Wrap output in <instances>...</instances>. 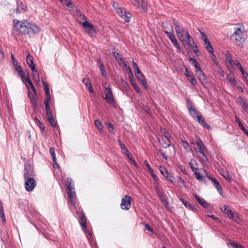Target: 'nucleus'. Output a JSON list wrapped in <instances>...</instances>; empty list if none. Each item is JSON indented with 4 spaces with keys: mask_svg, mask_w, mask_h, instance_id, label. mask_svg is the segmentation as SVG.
Masks as SVG:
<instances>
[{
    "mask_svg": "<svg viewBox=\"0 0 248 248\" xmlns=\"http://www.w3.org/2000/svg\"><path fill=\"white\" fill-rule=\"evenodd\" d=\"M13 28L15 30L22 34H35L39 32L40 31V28L34 24L16 19L13 20Z\"/></svg>",
    "mask_w": 248,
    "mask_h": 248,
    "instance_id": "1",
    "label": "nucleus"
},
{
    "mask_svg": "<svg viewBox=\"0 0 248 248\" xmlns=\"http://www.w3.org/2000/svg\"><path fill=\"white\" fill-rule=\"evenodd\" d=\"M234 30L233 33L231 36V39L235 45L242 48L247 38L245 26L242 24H237Z\"/></svg>",
    "mask_w": 248,
    "mask_h": 248,
    "instance_id": "2",
    "label": "nucleus"
},
{
    "mask_svg": "<svg viewBox=\"0 0 248 248\" xmlns=\"http://www.w3.org/2000/svg\"><path fill=\"white\" fill-rule=\"evenodd\" d=\"M66 192L71 203L74 205L76 198V192L74 182L72 179L69 178H67L66 180Z\"/></svg>",
    "mask_w": 248,
    "mask_h": 248,
    "instance_id": "3",
    "label": "nucleus"
},
{
    "mask_svg": "<svg viewBox=\"0 0 248 248\" xmlns=\"http://www.w3.org/2000/svg\"><path fill=\"white\" fill-rule=\"evenodd\" d=\"M79 223L82 227V231L86 233V236L88 239L89 240V242H91L92 241H94V238L92 232L91 231L88 232L86 229V216L83 214H82L79 216Z\"/></svg>",
    "mask_w": 248,
    "mask_h": 248,
    "instance_id": "4",
    "label": "nucleus"
},
{
    "mask_svg": "<svg viewBox=\"0 0 248 248\" xmlns=\"http://www.w3.org/2000/svg\"><path fill=\"white\" fill-rule=\"evenodd\" d=\"M197 145L198 146L197 152H199L202 155V160L203 161H208V158L206 156L205 153L203 152V150H205L207 149L206 146L203 144L202 140L198 138L197 140Z\"/></svg>",
    "mask_w": 248,
    "mask_h": 248,
    "instance_id": "5",
    "label": "nucleus"
},
{
    "mask_svg": "<svg viewBox=\"0 0 248 248\" xmlns=\"http://www.w3.org/2000/svg\"><path fill=\"white\" fill-rule=\"evenodd\" d=\"M106 85L107 83L106 82L104 85L105 90L103 97L106 99L107 102L109 104H112L114 101L112 92L109 86H106Z\"/></svg>",
    "mask_w": 248,
    "mask_h": 248,
    "instance_id": "6",
    "label": "nucleus"
},
{
    "mask_svg": "<svg viewBox=\"0 0 248 248\" xmlns=\"http://www.w3.org/2000/svg\"><path fill=\"white\" fill-rule=\"evenodd\" d=\"M132 198L128 195H125L122 200L121 203V208L125 210H128L131 207Z\"/></svg>",
    "mask_w": 248,
    "mask_h": 248,
    "instance_id": "7",
    "label": "nucleus"
},
{
    "mask_svg": "<svg viewBox=\"0 0 248 248\" xmlns=\"http://www.w3.org/2000/svg\"><path fill=\"white\" fill-rule=\"evenodd\" d=\"M25 187L27 191H32L36 186V181L33 178L25 179Z\"/></svg>",
    "mask_w": 248,
    "mask_h": 248,
    "instance_id": "8",
    "label": "nucleus"
},
{
    "mask_svg": "<svg viewBox=\"0 0 248 248\" xmlns=\"http://www.w3.org/2000/svg\"><path fill=\"white\" fill-rule=\"evenodd\" d=\"M117 13L125 22L130 21L131 15L130 13L126 12L125 9L119 8L117 9Z\"/></svg>",
    "mask_w": 248,
    "mask_h": 248,
    "instance_id": "9",
    "label": "nucleus"
},
{
    "mask_svg": "<svg viewBox=\"0 0 248 248\" xmlns=\"http://www.w3.org/2000/svg\"><path fill=\"white\" fill-rule=\"evenodd\" d=\"M159 171L161 174L167 179V180L170 181L171 183L173 184L174 177L168 172L164 167L160 166L159 167Z\"/></svg>",
    "mask_w": 248,
    "mask_h": 248,
    "instance_id": "10",
    "label": "nucleus"
},
{
    "mask_svg": "<svg viewBox=\"0 0 248 248\" xmlns=\"http://www.w3.org/2000/svg\"><path fill=\"white\" fill-rule=\"evenodd\" d=\"M82 25L87 29V32L91 36H93L95 33V30L93 25L87 21H84L81 23Z\"/></svg>",
    "mask_w": 248,
    "mask_h": 248,
    "instance_id": "11",
    "label": "nucleus"
},
{
    "mask_svg": "<svg viewBox=\"0 0 248 248\" xmlns=\"http://www.w3.org/2000/svg\"><path fill=\"white\" fill-rule=\"evenodd\" d=\"M133 4L143 12L147 10V5L144 0H132Z\"/></svg>",
    "mask_w": 248,
    "mask_h": 248,
    "instance_id": "12",
    "label": "nucleus"
},
{
    "mask_svg": "<svg viewBox=\"0 0 248 248\" xmlns=\"http://www.w3.org/2000/svg\"><path fill=\"white\" fill-rule=\"evenodd\" d=\"M158 141L162 147L164 148H167L170 146V141L169 140V136L167 135H162L158 138Z\"/></svg>",
    "mask_w": 248,
    "mask_h": 248,
    "instance_id": "13",
    "label": "nucleus"
},
{
    "mask_svg": "<svg viewBox=\"0 0 248 248\" xmlns=\"http://www.w3.org/2000/svg\"><path fill=\"white\" fill-rule=\"evenodd\" d=\"M43 85H44V89L46 93V99L45 100L44 103L45 105V108H48V107L49 106V102L50 100V94L49 89L48 85L44 81H43Z\"/></svg>",
    "mask_w": 248,
    "mask_h": 248,
    "instance_id": "14",
    "label": "nucleus"
},
{
    "mask_svg": "<svg viewBox=\"0 0 248 248\" xmlns=\"http://www.w3.org/2000/svg\"><path fill=\"white\" fill-rule=\"evenodd\" d=\"M186 40L187 41V42H186L185 37L184 35L183 38L181 40H180V41L182 43L184 47L186 49H188L190 48L191 46L196 44L193 38L191 36Z\"/></svg>",
    "mask_w": 248,
    "mask_h": 248,
    "instance_id": "15",
    "label": "nucleus"
},
{
    "mask_svg": "<svg viewBox=\"0 0 248 248\" xmlns=\"http://www.w3.org/2000/svg\"><path fill=\"white\" fill-rule=\"evenodd\" d=\"M45 110L46 111V115L47 117L48 121L49 123L50 124L51 126L53 127H57V124L55 123L52 115V113L50 110V107H48V108H45Z\"/></svg>",
    "mask_w": 248,
    "mask_h": 248,
    "instance_id": "16",
    "label": "nucleus"
},
{
    "mask_svg": "<svg viewBox=\"0 0 248 248\" xmlns=\"http://www.w3.org/2000/svg\"><path fill=\"white\" fill-rule=\"evenodd\" d=\"M34 176L33 169L30 166H26L24 169V178L28 179L30 178H33Z\"/></svg>",
    "mask_w": 248,
    "mask_h": 248,
    "instance_id": "17",
    "label": "nucleus"
},
{
    "mask_svg": "<svg viewBox=\"0 0 248 248\" xmlns=\"http://www.w3.org/2000/svg\"><path fill=\"white\" fill-rule=\"evenodd\" d=\"M26 62L29 67L31 68L32 72L36 71L35 65L33 62V57L30 54L26 56Z\"/></svg>",
    "mask_w": 248,
    "mask_h": 248,
    "instance_id": "18",
    "label": "nucleus"
},
{
    "mask_svg": "<svg viewBox=\"0 0 248 248\" xmlns=\"http://www.w3.org/2000/svg\"><path fill=\"white\" fill-rule=\"evenodd\" d=\"M195 198L197 201L198 203L205 209H208L210 206L209 203H208L204 199L200 198L196 194L194 195Z\"/></svg>",
    "mask_w": 248,
    "mask_h": 248,
    "instance_id": "19",
    "label": "nucleus"
},
{
    "mask_svg": "<svg viewBox=\"0 0 248 248\" xmlns=\"http://www.w3.org/2000/svg\"><path fill=\"white\" fill-rule=\"evenodd\" d=\"M162 27L163 30V31L166 33L167 32H173V30L172 28V26L168 22H163Z\"/></svg>",
    "mask_w": 248,
    "mask_h": 248,
    "instance_id": "20",
    "label": "nucleus"
},
{
    "mask_svg": "<svg viewBox=\"0 0 248 248\" xmlns=\"http://www.w3.org/2000/svg\"><path fill=\"white\" fill-rule=\"evenodd\" d=\"M173 23L175 26V30L177 36L179 40H181L183 37V33L181 32V28L178 25V21H174Z\"/></svg>",
    "mask_w": 248,
    "mask_h": 248,
    "instance_id": "21",
    "label": "nucleus"
},
{
    "mask_svg": "<svg viewBox=\"0 0 248 248\" xmlns=\"http://www.w3.org/2000/svg\"><path fill=\"white\" fill-rule=\"evenodd\" d=\"M28 96L30 98L31 103L32 104L33 108H36L38 103L34 95L31 93L30 91H28Z\"/></svg>",
    "mask_w": 248,
    "mask_h": 248,
    "instance_id": "22",
    "label": "nucleus"
},
{
    "mask_svg": "<svg viewBox=\"0 0 248 248\" xmlns=\"http://www.w3.org/2000/svg\"><path fill=\"white\" fill-rule=\"evenodd\" d=\"M24 83H25L26 87L28 88H29L30 87H31V88L32 91L35 94H36V89L28 76H27L26 77V79H25Z\"/></svg>",
    "mask_w": 248,
    "mask_h": 248,
    "instance_id": "23",
    "label": "nucleus"
},
{
    "mask_svg": "<svg viewBox=\"0 0 248 248\" xmlns=\"http://www.w3.org/2000/svg\"><path fill=\"white\" fill-rule=\"evenodd\" d=\"M196 121L203 127H206L207 129H210L211 128L210 126L208 124L205 120L202 117L201 115L197 117V118L196 119Z\"/></svg>",
    "mask_w": 248,
    "mask_h": 248,
    "instance_id": "24",
    "label": "nucleus"
},
{
    "mask_svg": "<svg viewBox=\"0 0 248 248\" xmlns=\"http://www.w3.org/2000/svg\"><path fill=\"white\" fill-rule=\"evenodd\" d=\"M211 181L213 182L215 186L217 188L218 193L220 195H222L223 191L222 187H221V186L220 185L219 182L215 178H212L211 179Z\"/></svg>",
    "mask_w": 248,
    "mask_h": 248,
    "instance_id": "25",
    "label": "nucleus"
},
{
    "mask_svg": "<svg viewBox=\"0 0 248 248\" xmlns=\"http://www.w3.org/2000/svg\"><path fill=\"white\" fill-rule=\"evenodd\" d=\"M218 170L219 173L226 180L229 182L232 181V178L229 176L228 171L225 169H220Z\"/></svg>",
    "mask_w": 248,
    "mask_h": 248,
    "instance_id": "26",
    "label": "nucleus"
},
{
    "mask_svg": "<svg viewBox=\"0 0 248 248\" xmlns=\"http://www.w3.org/2000/svg\"><path fill=\"white\" fill-rule=\"evenodd\" d=\"M49 152H50V155L52 156L53 161L54 163V164H55L54 167L56 168H59V165L56 161V157L54 149L53 147L50 148L49 149Z\"/></svg>",
    "mask_w": 248,
    "mask_h": 248,
    "instance_id": "27",
    "label": "nucleus"
},
{
    "mask_svg": "<svg viewBox=\"0 0 248 248\" xmlns=\"http://www.w3.org/2000/svg\"><path fill=\"white\" fill-rule=\"evenodd\" d=\"M204 43L205 45V47L209 52H212L213 50V48L209 40L207 38L205 37L203 38Z\"/></svg>",
    "mask_w": 248,
    "mask_h": 248,
    "instance_id": "28",
    "label": "nucleus"
},
{
    "mask_svg": "<svg viewBox=\"0 0 248 248\" xmlns=\"http://www.w3.org/2000/svg\"><path fill=\"white\" fill-rule=\"evenodd\" d=\"M98 62L100 64L99 69H100V73H101V75L104 77L106 78L107 74L105 70V68H104V64H103V62H102V61L100 59H99Z\"/></svg>",
    "mask_w": 248,
    "mask_h": 248,
    "instance_id": "29",
    "label": "nucleus"
},
{
    "mask_svg": "<svg viewBox=\"0 0 248 248\" xmlns=\"http://www.w3.org/2000/svg\"><path fill=\"white\" fill-rule=\"evenodd\" d=\"M112 53L115 58L117 61H118V62L119 64H120L121 63H123L124 62L123 57L119 53L116 51H113Z\"/></svg>",
    "mask_w": 248,
    "mask_h": 248,
    "instance_id": "30",
    "label": "nucleus"
},
{
    "mask_svg": "<svg viewBox=\"0 0 248 248\" xmlns=\"http://www.w3.org/2000/svg\"><path fill=\"white\" fill-rule=\"evenodd\" d=\"M166 34H167L168 37L169 38V39H170V40L171 41V43L173 44V45H174L177 43V41L174 36L173 32H166Z\"/></svg>",
    "mask_w": 248,
    "mask_h": 248,
    "instance_id": "31",
    "label": "nucleus"
},
{
    "mask_svg": "<svg viewBox=\"0 0 248 248\" xmlns=\"http://www.w3.org/2000/svg\"><path fill=\"white\" fill-rule=\"evenodd\" d=\"M189 112L190 114L191 115V116L195 120L196 119H197V117L199 116V115H199L198 111L195 108H193L192 109H192L189 110Z\"/></svg>",
    "mask_w": 248,
    "mask_h": 248,
    "instance_id": "32",
    "label": "nucleus"
},
{
    "mask_svg": "<svg viewBox=\"0 0 248 248\" xmlns=\"http://www.w3.org/2000/svg\"><path fill=\"white\" fill-rule=\"evenodd\" d=\"M182 142L183 143V146L186 152H189L190 151H192V149L187 141L182 140Z\"/></svg>",
    "mask_w": 248,
    "mask_h": 248,
    "instance_id": "33",
    "label": "nucleus"
},
{
    "mask_svg": "<svg viewBox=\"0 0 248 248\" xmlns=\"http://www.w3.org/2000/svg\"><path fill=\"white\" fill-rule=\"evenodd\" d=\"M181 202H183L186 208H188L189 209L191 210H194L195 209V207L193 205H192L191 204L187 202L185 200L181 199Z\"/></svg>",
    "mask_w": 248,
    "mask_h": 248,
    "instance_id": "34",
    "label": "nucleus"
},
{
    "mask_svg": "<svg viewBox=\"0 0 248 248\" xmlns=\"http://www.w3.org/2000/svg\"><path fill=\"white\" fill-rule=\"evenodd\" d=\"M225 59L230 65H232L233 64L232 55L228 51L225 54Z\"/></svg>",
    "mask_w": 248,
    "mask_h": 248,
    "instance_id": "35",
    "label": "nucleus"
},
{
    "mask_svg": "<svg viewBox=\"0 0 248 248\" xmlns=\"http://www.w3.org/2000/svg\"><path fill=\"white\" fill-rule=\"evenodd\" d=\"M238 99L240 100V103L241 104V107L244 109H247L248 108V105L246 102V101L243 99L242 97H239Z\"/></svg>",
    "mask_w": 248,
    "mask_h": 248,
    "instance_id": "36",
    "label": "nucleus"
},
{
    "mask_svg": "<svg viewBox=\"0 0 248 248\" xmlns=\"http://www.w3.org/2000/svg\"><path fill=\"white\" fill-rule=\"evenodd\" d=\"M118 141L119 143V146L121 148V149H122V150L123 151V153L124 154L126 153H127L128 151L127 149V148H126L125 144L121 143L120 140H118Z\"/></svg>",
    "mask_w": 248,
    "mask_h": 248,
    "instance_id": "37",
    "label": "nucleus"
},
{
    "mask_svg": "<svg viewBox=\"0 0 248 248\" xmlns=\"http://www.w3.org/2000/svg\"><path fill=\"white\" fill-rule=\"evenodd\" d=\"M94 124L97 129L99 130H101L103 129V125L101 122L97 119L94 121Z\"/></svg>",
    "mask_w": 248,
    "mask_h": 248,
    "instance_id": "38",
    "label": "nucleus"
},
{
    "mask_svg": "<svg viewBox=\"0 0 248 248\" xmlns=\"http://www.w3.org/2000/svg\"><path fill=\"white\" fill-rule=\"evenodd\" d=\"M227 79L228 80H229L231 83H232L233 85H236V81H235L233 76L232 74H229L227 77Z\"/></svg>",
    "mask_w": 248,
    "mask_h": 248,
    "instance_id": "39",
    "label": "nucleus"
},
{
    "mask_svg": "<svg viewBox=\"0 0 248 248\" xmlns=\"http://www.w3.org/2000/svg\"><path fill=\"white\" fill-rule=\"evenodd\" d=\"M130 83L138 93H140V92L139 87L136 85L134 80H130Z\"/></svg>",
    "mask_w": 248,
    "mask_h": 248,
    "instance_id": "40",
    "label": "nucleus"
},
{
    "mask_svg": "<svg viewBox=\"0 0 248 248\" xmlns=\"http://www.w3.org/2000/svg\"><path fill=\"white\" fill-rule=\"evenodd\" d=\"M226 214L227 215L229 218L233 219L234 221H236V219L234 218V214L232 210H227Z\"/></svg>",
    "mask_w": 248,
    "mask_h": 248,
    "instance_id": "41",
    "label": "nucleus"
},
{
    "mask_svg": "<svg viewBox=\"0 0 248 248\" xmlns=\"http://www.w3.org/2000/svg\"><path fill=\"white\" fill-rule=\"evenodd\" d=\"M132 65L135 70L136 74H141V72L138 67L137 64L134 61H132Z\"/></svg>",
    "mask_w": 248,
    "mask_h": 248,
    "instance_id": "42",
    "label": "nucleus"
},
{
    "mask_svg": "<svg viewBox=\"0 0 248 248\" xmlns=\"http://www.w3.org/2000/svg\"><path fill=\"white\" fill-rule=\"evenodd\" d=\"M232 247L233 248H244V247L240 244L239 243H236V242H232L231 243Z\"/></svg>",
    "mask_w": 248,
    "mask_h": 248,
    "instance_id": "43",
    "label": "nucleus"
},
{
    "mask_svg": "<svg viewBox=\"0 0 248 248\" xmlns=\"http://www.w3.org/2000/svg\"><path fill=\"white\" fill-rule=\"evenodd\" d=\"M186 104H187V107L188 108V111L191 109L192 110V109L193 108H195L193 107L192 102L188 99H186Z\"/></svg>",
    "mask_w": 248,
    "mask_h": 248,
    "instance_id": "44",
    "label": "nucleus"
},
{
    "mask_svg": "<svg viewBox=\"0 0 248 248\" xmlns=\"http://www.w3.org/2000/svg\"><path fill=\"white\" fill-rule=\"evenodd\" d=\"M32 77H33L34 80H35L36 81H39V76L38 72L36 70L35 72H33Z\"/></svg>",
    "mask_w": 248,
    "mask_h": 248,
    "instance_id": "45",
    "label": "nucleus"
},
{
    "mask_svg": "<svg viewBox=\"0 0 248 248\" xmlns=\"http://www.w3.org/2000/svg\"><path fill=\"white\" fill-rule=\"evenodd\" d=\"M18 72V74L19 76H20L22 78V79L24 82H25V73L24 71L22 69L21 70H19Z\"/></svg>",
    "mask_w": 248,
    "mask_h": 248,
    "instance_id": "46",
    "label": "nucleus"
},
{
    "mask_svg": "<svg viewBox=\"0 0 248 248\" xmlns=\"http://www.w3.org/2000/svg\"><path fill=\"white\" fill-rule=\"evenodd\" d=\"M82 83L85 85L87 87H88L90 85H92L91 82L89 81L88 79L84 78L82 80Z\"/></svg>",
    "mask_w": 248,
    "mask_h": 248,
    "instance_id": "47",
    "label": "nucleus"
},
{
    "mask_svg": "<svg viewBox=\"0 0 248 248\" xmlns=\"http://www.w3.org/2000/svg\"><path fill=\"white\" fill-rule=\"evenodd\" d=\"M144 163L145 165L147 167L148 170L150 173L153 172V171H154L146 160L144 161Z\"/></svg>",
    "mask_w": 248,
    "mask_h": 248,
    "instance_id": "48",
    "label": "nucleus"
},
{
    "mask_svg": "<svg viewBox=\"0 0 248 248\" xmlns=\"http://www.w3.org/2000/svg\"><path fill=\"white\" fill-rule=\"evenodd\" d=\"M61 3L66 6H69L72 4V1L70 0H63Z\"/></svg>",
    "mask_w": 248,
    "mask_h": 248,
    "instance_id": "49",
    "label": "nucleus"
},
{
    "mask_svg": "<svg viewBox=\"0 0 248 248\" xmlns=\"http://www.w3.org/2000/svg\"><path fill=\"white\" fill-rule=\"evenodd\" d=\"M140 83L142 84V85L145 88V89H147L148 88V85H147V83L146 82V79L145 78H144V79H141V78H140Z\"/></svg>",
    "mask_w": 248,
    "mask_h": 248,
    "instance_id": "50",
    "label": "nucleus"
},
{
    "mask_svg": "<svg viewBox=\"0 0 248 248\" xmlns=\"http://www.w3.org/2000/svg\"><path fill=\"white\" fill-rule=\"evenodd\" d=\"M188 78L189 80L191 81V83L192 85H195L197 84V81L194 77L190 76Z\"/></svg>",
    "mask_w": 248,
    "mask_h": 248,
    "instance_id": "51",
    "label": "nucleus"
},
{
    "mask_svg": "<svg viewBox=\"0 0 248 248\" xmlns=\"http://www.w3.org/2000/svg\"><path fill=\"white\" fill-rule=\"evenodd\" d=\"M194 66L196 69V73L197 74H198L199 72L201 73V69L198 63L194 64Z\"/></svg>",
    "mask_w": 248,
    "mask_h": 248,
    "instance_id": "52",
    "label": "nucleus"
},
{
    "mask_svg": "<svg viewBox=\"0 0 248 248\" xmlns=\"http://www.w3.org/2000/svg\"><path fill=\"white\" fill-rule=\"evenodd\" d=\"M235 122L238 124V125L239 126V127L240 128V129L241 128H242L243 127H244L243 125L241 123L240 120L237 117H235Z\"/></svg>",
    "mask_w": 248,
    "mask_h": 248,
    "instance_id": "53",
    "label": "nucleus"
},
{
    "mask_svg": "<svg viewBox=\"0 0 248 248\" xmlns=\"http://www.w3.org/2000/svg\"><path fill=\"white\" fill-rule=\"evenodd\" d=\"M199 79L201 81L202 84H203V81L206 80V77L204 74H202L201 76H200Z\"/></svg>",
    "mask_w": 248,
    "mask_h": 248,
    "instance_id": "54",
    "label": "nucleus"
},
{
    "mask_svg": "<svg viewBox=\"0 0 248 248\" xmlns=\"http://www.w3.org/2000/svg\"><path fill=\"white\" fill-rule=\"evenodd\" d=\"M240 72H241L243 77L246 79H248V73H247L244 70H242Z\"/></svg>",
    "mask_w": 248,
    "mask_h": 248,
    "instance_id": "55",
    "label": "nucleus"
},
{
    "mask_svg": "<svg viewBox=\"0 0 248 248\" xmlns=\"http://www.w3.org/2000/svg\"><path fill=\"white\" fill-rule=\"evenodd\" d=\"M196 178L199 180H202V176L199 172H195Z\"/></svg>",
    "mask_w": 248,
    "mask_h": 248,
    "instance_id": "56",
    "label": "nucleus"
},
{
    "mask_svg": "<svg viewBox=\"0 0 248 248\" xmlns=\"http://www.w3.org/2000/svg\"><path fill=\"white\" fill-rule=\"evenodd\" d=\"M189 165L190 168L191 169V170L194 173H195V172H196V171H197L198 170V168L194 167L193 165L191 163H189Z\"/></svg>",
    "mask_w": 248,
    "mask_h": 248,
    "instance_id": "57",
    "label": "nucleus"
},
{
    "mask_svg": "<svg viewBox=\"0 0 248 248\" xmlns=\"http://www.w3.org/2000/svg\"><path fill=\"white\" fill-rule=\"evenodd\" d=\"M11 59L12 60L13 63L14 65H17L18 64V61L15 58L14 55L11 54Z\"/></svg>",
    "mask_w": 248,
    "mask_h": 248,
    "instance_id": "58",
    "label": "nucleus"
},
{
    "mask_svg": "<svg viewBox=\"0 0 248 248\" xmlns=\"http://www.w3.org/2000/svg\"><path fill=\"white\" fill-rule=\"evenodd\" d=\"M139 75L138 76H136L137 77V79H138V80L139 81H140V78H141V79H144V78H145L144 76V75H143V74L141 72V74H138Z\"/></svg>",
    "mask_w": 248,
    "mask_h": 248,
    "instance_id": "59",
    "label": "nucleus"
},
{
    "mask_svg": "<svg viewBox=\"0 0 248 248\" xmlns=\"http://www.w3.org/2000/svg\"><path fill=\"white\" fill-rule=\"evenodd\" d=\"M145 229L148 230V231L151 232L152 233H154V230L153 228L148 224H146L145 225Z\"/></svg>",
    "mask_w": 248,
    "mask_h": 248,
    "instance_id": "60",
    "label": "nucleus"
},
{
    "mask_svg": "<svg viewBox=\"0 0 248 248\" xmlns=\"http://www.w3.org/2000/svg\"><path fill=\"white\" fill-rule=\"evenodd\" d=\"M159 153H160L163 158L167 159V156L166 155L165 153L161 149L159 150Z\"/></svg>",
    "mask_w": 248,
    "mask_h": 248,
    "instance_id": "61",
    "label": "nucleus"
},
{
    "mask_svg": "<svg viewBox=\"0 0 248 248\" xmlns=\"http://www.w3.org/2000/svg\"><path fill=\"white\" fill-rule=\"evenodd\" d=\"M108 127L109 128V131L110 133H112L113 131V129H114L113 125L111 124V123H109L108 125Z\"/></svg>",
    "mask_w": 248,
    "mask_h": 248,
    "instance_id": "62",
    "label": "nucleus"
},
{
    "mask_svg": "<svg viewBox=\"0 0 248 248\" xmlns=\"http://www.w3.org/2000/svg\"><path fill=\"white\" fill-rule=\"evenodd\" d=\"M191 47H193V52L194 53H196L197 52H199V50H198V47L196 45V44H194L193 45V46H191Z\"/></svg>",
    "mask_w": 248,
    "mask_h": 248,
    "instance_id": "63",
    "label": "nucleus"
},
{
    "mask_svg": "<svg viewBox=\"0 0 248 248\" xmlns=\"http://www.w3.org/2000/svg\"><path fill=\"white\" fill-rule=\"evenodd\" d=\"M157 195L160 199H163V198H164V197H165L164 193L161 191L160 192H158L157 193Z\"/></svg>",
    "mask_w": 248,
    "mask_h": 248,
    "instance_id": "64",
    "label": "nucleus"
}]
</instances>
